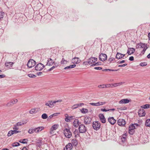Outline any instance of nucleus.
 <instances>
[{"label": "nucleus", "instance_id": "obj_56", "mask_svg": "<svg viewBox=\"0 0 150 150\" xmlns=\"http://www.w3.org/2000/svg\"><path fill=\"white\" fill-rule=\"evenodd\" d=\"M94 69L96 70H100L102 69V67H96L94 68Z\"/></svg>", "mask_w": 150, "mask_h": 150}, {"label": "nucleus", "instance_id": "obj_36", "mask_svg": "<svg viewBox=\"0 0 150 150\" xmlns=\"http://www.w3.org/2000/svg\"><path fill=\"white\" fill-rule=\"evenodd\" d=\"M139 44L140 45V48H146V47H147L145 45V44L142 43L141 42L139 43Z\"/></svg>", "mask_w": 150, "mask_h": 150}, {"label": "nucleus", "instance_id": "obj_7", "mask_svg": "<svg viewBox=\"0 0 150 150\" xmlns=\"http://www.w3.org/2000/svg\"><path fill=\"white\" fill-rule=\"evenodd\" d=\"M117 123L119 126L123 127L125 125L126 122L124 119H120L118 120Z\"/></svg>", "mask_w": 150, "mask_h": 150}, {"label": "nucleus", "instance_id": "obj_31", "mask_svg": "<svg viewBox=\"0 0 150 150\" xmlns=\"http://www.w3.org/2000/svg\"><path fill=\"white\" fill-rule=\"evenodd\" d=\"M76 65L75 64H74L72 65H70L69 66L66 67L64 68V69H70V68H74L75 67H76Z\"/></svg>", "mask_w": 150, "mask_h": 150}, {"label": "nucleus", "instance_id": "obj_53", "mask_svg": "<svg viewBox=\"0 0 150 150\" xmlns=\"http://www.w3.org/2000/svg\"><path fill=\"white\" fill-rule=\"evenodd\" d=\"M78 131L77 129H75V131L74 132V134H75V137L76 136V134H78Z\"/></svg>", "mask_w": 150, "mask_h": 150}, {"label": "nucleus", "instance_id": "obj_26", "mask_svg": "<svg viewBox=\"0 0 150 150\" xmlns=\"http://www.w3.org/2000/svg\"><path fill=\"white\" fill-rule=\"evenodd\" d=\"M123 83L122 82L116 83L113 84H111V85H112L111 87H112V86L113 87H116L118 86H120L122 85Z\"/></svg>", "mask_w": 150, "mask_h": 150}, {"label": "nucleus", "instance_id": "obj_43", "mask_svg": "<svg viewBox=\"0 0 150 150\" xmlns=\"http://www.w3.org/2000/svg\"><path fill=\"white\" fill-rule=\"evenodd\" d=\"M12 132H13V134H16L20 132L21 131H17L16 130H12Z\"/></svg>", "mask_w": 150, "mask_h": 150}, {"label": "nucleus", "instance_id": "obj_40", "mask_svg": "<svg viewBox=\"0 0 150 150\" xmlns=\"http://www.w3.org/2000/svg\"><path fill=\"white\" fill-rule=\"evenodd\" d=\"M134 132V130L133 129H129V133L130 134L132 135L133 134Z\"/></svg>", "mask_w": 150, "mask_h": 150}, {"label": "nucleus", "instance_id": "obj_35", "mask_svg": "<svg viewBox=\"0 0 150 150\" xmlns=\"http://www.w3.org/2000/svg\"><path fill=\"white\" fill-rule=\"evenodd\" d=\"M25 123H24L23 122H17L16 125L17 126H20L22 125Z\"/></svg>", "mask_w": 150, "mask_h": 150}, {"label": "nucleus", "instance_id": "obj_18", "mask_svg": "<svg viewBox=\"0 0 150 150\" xmlns=\"http://www.w3.org/2000/svg\"><path fill=\"white\" fill-rule=\"evenodd\" d=\"M138 112L139 115L140 117L144 116L145 115V110L143 109H140Z\"/></svg>", "mask_w": 150, "mask_h": 150}, {"label": "nucleus", "instance_id": "obj_61", "mask_svg": "<svg viewBox=\"0 0 150 150\" xmlns=\"http://www.w3.org/2000/svg\"><path fill=\"white\" fill-rule=\"evenodd\" d=\"M57 67L56 66H53L52 67H51L50 68L49 70L48 71H51L53 69H54L55 68Z\"/></svg>", "mask_w": 150, "mask_h": 150}, {"label": "nucleus", "instance_id": "obj_50", "mask_svg": "<svg viewBox=\"0 0 150 150\" xmlns=\"http://www.w3.org/2000/svg\"><path fill=\"white\" fill-rule=\"evenodd\" d=\"M16 126V125H13V129L14 130H18L19 129V127Z\"/></svg>", "mask_w": 150, "mask_h": 150}, {"label": "nucleus", "instance_id": "obj_30", "mask_svg": "<svg viewBox=\"0 0 150 150\" xmlns=\"http://www.w3.org/2000/svg\"><path fill=\"white\" fill-rule=\"evenodd\" d=\"M36 108H34L33 109H31L29 111V113L30 114H33L34 113H35L37 112V111L36 110Z\"/></svg>", "mask_w": 150, "mask_h": 150}, {"label": "nucleus", "instance_id": "obj_52", "mask_svg": "<svg viewBox=\"0 0 150 150\" xmlns=\"http://www.w3.org/2000/svg\"><path fill=\"white\" fill-rule=\"evenodd\" d=\"M4 14V12H0V19L3 18Z\"/></svg>", "mask_w": 150, "mask_h": 150}, {"label": "nucleus", "instance_id": "obj_64", "mask_svg": "<svg viewBox=\"0 0 150 150\" xmlns=\"http://www.w3.org/2000/svg\"><path fill=\"white\" fill-rule=\"evenodd\" d=\"M53 117V115H51L49 116V117H48L47 120H50V119H52Z\"/></svg>", "mask_w": 150, "mask_h": 150}, {"label": "nucleus", "instance_id": "obj_4", "mask_svg": "<svg viewBox=\"0 0 150 150\" xmlns=\"http://www.w3.org/2000/svg\"><path fill=\"white\" fill-rule=\"evenodd\" d=\"M78 129L79 133H85L87 130L86 127L83 124L79 125Z\"/></svg>", "mask_w": 150, "mask_h": 150}, {"label": "nucleus", "instance_id": "obj_10", "mask_svg": "<svg viewBox=\"0 0 150 150\" xmlns=\"http://www.w3.org/2000/svg\"><path fill=\"white\" fill-rule=\"evenodd\" d=\"M18 102V100L17 99L11 100V101L7 103L6 105L7 106L9 107L13 105L14 104Z\"/></svg>", "mask_w": 150, "mask_h": 150}, {"label": "nucleus", "instance_id": "obj_49", "mask_svg": "<svg viewBox=\"0 0 150 150\" xmlns=\"http://www.w3.org/2000/svg\"><path fill=\"white\" fill-rule=\"evenodd\" d=\"M105 86H105V84H101L99 85L98 86V87L99 88H105Z\"/></svg>", "mask_w": 150, "mask_h": 150}, {"label": "nucleus", "instance_id": "obj_57", "mask_svg": "<svg viewBox=\"0 0 150 150\" xmlns=\"http://www.w3.org/2000/svg\"><path fill=\"white\" fill-rule=\"evenodd\" d=\"M60 113H55L52 114L53 117H55L57 116L58 115L60 114Z\"/></svg>", "mask_w": 150, "mask_h": 150}, {"label": "nucleus", "instance_id": "obj_25", "mask_svg": "<svg viewBox=\"0 0 150 150\" xmlns=\"http://www.w3.org/2000/svg\"><path fill=\"white\" fill-rule=\"evenodd\" d=\"M72 144L74 146H76L78 144V142L76 139H72L71 140Z\"/></svg>", "mask_w": 150, "mask_h": 150}, {"label": "nucleus", "instance_id": "obj_15", "mask_svg": "<svg viewBox=\"0 0 150 150\" xmlns=\"http://www.w3.org/2000/svg\"><path fill=\"white\" fill-rule=\"evenodd\" d=\"M93 57L90 58L88 59V60L87 61H86L83 62V64L85 65H88V64H91L95 62V61H94L93 59Z\"/></svg>", "mask_w": 150, "mask_h": 150}, {"label": "nucleus", "instance_id": "obj_3", "mask_svg": "<svg viewBox=\"0 0 150 150\" xmlns=\"http://www.w3.org/2000/svg\"><path fill=\"white\" fill-rule=\"evenodd\" d=\"M93 128L96 130L99 129L100 127V124L98 121H96L93 122L92 124Z\"/></svg>", "mask_w": 150, "mask_h": 150}, {"label": "nucleus", "instance_id": "obj_13", "mask_svg": "<svg viewBox=\"0 0 150 150\" xmlns=\"http://www.w3.org/2000/svg\"><path fill=\"white\" fill-rule=\"evenodd\" d=\"M91 118L88 117H86L85 118L84 123L86 125H88L90 124L91 122Z\"/></svg>", "mask_w": 150, "mask_h": 150}, {"label": "nucleus", "instance_id": "obj_63", "mask_svg": "<svg viewBox=\"0 0 150 150\" xmlns=\"http://www.w3.org/2000/svg\"><path fill=\"white\" fill-rule=\"evenodd\" d=\"M6 76L4 74L0 75V78H3L5 77Z\"/></svg>", "mask_w": 150, "mask_h": 150}, {"label": "nucleus", "instance_id": "obj_12", "mask_svg": "<svg viewBox=\"0 0 150 150\" xmlns=\"http://www.w3.org/2000/svg\"><path fill=\"white\" fill-rule=\"evenodd\" d=\"M81 62V60L78 57H74L72 59V63L74 64H77Z\"/></svg>", "mask_w": 150, "mask_h": 150}, {"label": "nucleus", "instance_id": "obj_38", "mask_svg": "<svg viewBox=\"0 0 150 150\" xmlns=\"http://www.w3.org/2000/svg\"><path fill=\"white\" fill-rule=\"evenodd\" d=\"M42 118L43 119H46L48 117L47 114L46 113H44L42 115Z\"/></svg>", "mask_w": 150, "mask_h": 150}, {"label": "nucleus", "instance_id": "obj_23", "mask_svg": "<svg viewBox=\"0 0 150 150\" xmlns=\"http://www.w3.org/2000/svg\"><path fill=\"white\" fill-rule=\"evenodd\" d=\"M14 64V63L12 62H6L5 63V65L8 68H10L12 67L13 64Z\"/></svg>", "mask_w": 150, "mask_h": 150}, {"label": "nucleus", "instance_id": "obj_2", "mask_svg": "<svg viewBox=\"0 0 150 150\" xmlns=\"http://www.w3.org/2000/svg\"><path fill=\"white\" fill-rule=\"evenodd\" d=\"M61 101L62 100H58L57 101H52V100H49L48 101L47 103H45V105L49 106L50 108H52L54 105V104L57 102Z\"/></svg>", "mask_w": 150, "mask_h": 150}, {"label": "nucleus", "instance_id": "obj_41", "mask_svg": "<svg viewBox=\"0 0 150 150\" xmlns=\"http://www.w3.org/2000/svg\"><path fill=\"white\" fill-rule=\"evenodd\" d=\"M115 60V58H113L112 57H110L108 59V61L109 62V63L111 62H112L114 61Z\"/></svg>", "mask_w": 150, "mask_h": 150}, {"label": "nucleus", "instance_id": "obj_27", "mask_svg": "<svg viewBox=\"0 0 150 150\" xmlns=\"http://www.w3.org/2000/svg\"><path fill=\"white\" fill-rule=\"evenodd\" d=\"M28 141V140L27 139H20L19 141V142L22 144H26L27 143Z\"/></svg>", "mask_w": 150, "mask_h": 150}, {"label": "nucleus", "instance_id": "obj_24", "mask_svg": "<svg viewBox=\"0 0 150 150\" xmlns=\"http://www.w3.org/2000/svg\"><path fill=\"white\" fill-rule=\"evenodd\" d=\"M67 150H71L72 149V145L71 143L68 144L65 146Z\"/></svg>", "mask_w": 150, "mask_h": 150}, {"label": "nucleus", "instance_id": "obj_54", "mask_svg": "<svg viewBox=\"0 0 150 150\" xmlns=\"http://www.w3.org/2000/svg\"><path fill=\"white\" fill-rule=\"evenodd\" d=\"M147 47H146V48H144L143 49V50H142V51L141 52V53L142 54H143L145 51H146V50L147 49Z\"/></svg>", "mask_w": 150, "mask_h": 150}, {"label": "nucleus", "instance_id": "obj_37", "mask_svg": "<svg viewBox=\"0 0 150 150\" xmlns=\"http://www.w3.org/2000/svg\"><path fill=\"white\" fill-rule=\"evenodd\" d=\"M135 128V127L134 124H132L129 127V129L134 130Z\"/></svg>", "mask_w": 150, "mask_h": 150}, {"label": "nucleus", "instance_id": "obj_16", "mask_svg": "<svg viewBox=\"0 0 150 150\" xmlns=\"http://www.w3.org/2000/svg\"><path fill=\"white\" fill-rule=\"evenodd\" d=\"M99 117L101 122L103 123H105L106 122V119L104 115L102 114H99Z\"/></svg>", "mask_w": 150, "mask_h": 150}, {"label": "nucleus", "instance_id": "obj_62", "mask_svg": "<svg viewBox=\"0 0 150 150\" xmlns=\"http://www.w3.org/2000/svg\"><path fill=\"white\" fill-rule=\"evenodd\" d=\"M129 60L131 61H133L134 60V58L133 56L130 57H129Z\"/></svg>", "mask_w": 150, "mask_h": 150}, {"label": "nucleus", "instance_id": "obj_58", "mask_svg": "<svg viewBox=\"0 0 150 150\" xmlns=\"http://www.w3.org/2000/svg\"><path fill=\"white\" fill-rule=\"evenodd\" d=\"M65 120V121L67 122H70V119H69L68 117H66Z\"/></svg>", "mask_w": 150, "mask_h": 150}, {"label": "nucleus", "instance_id": "obj_48", "mask_svg": "<svg viewBox=\"0 0 150 150\" xmlns=\"http://www.w3.org/2000/svg\"><path fill=\"white\" fill-rule=\"evenodd\" d=\"M12 132V130H10L8 132L7 134L8 136L9 137L13 134V132Z\"/></svg>", "mask_w": 150, "mask_h": 150}, {"label": "nucleus", "instance_id": "obj_59", "mask_svg": "<svg viewBox=\"0 0 150 150\" xmlns=\"http://www.w3.org/2000/svg\"><path fill=\"white\" fill-rule=\"evenodd\" d=\"M126 140L125 138H121V142L123 143H125L126 142Z\"/></svg>", "mask_w": 150, "mask_h": 150}, {"label": "nucleus", "instance_id": "obj_39", "mask_svg": "<svg viewBox=\"0 0 150 150\" xmlns=\"http://www.w3.org/2000/svg\"><path fill=\"white\" fill-rule=\"evenodd\" d=\"M61 63L62 64H66L67 63V61L65 60L64 58H63L61 62Z\"/></svg>", "mask_w": 150, "mask_h": 150}, {"label": "nucleus", "instance_id": "obj_19", "mask_svg": "<svg viewBox=\"0 0 150 150\" xmlns=\"http://www.w3.org/2000/svg\"><path fill=\"white\" fill-rule=\"evenodd\" d=\"M108 121L111 125H114L116 122V120L113 117H109L108 118Z\"/></svg>", "mask_w": 150, "mask_h": 150}, {"label": "nucleus", "instance_id": "obj_5", "mask_svg": "<svg viewBox=\"0 0 150 150\" xmlns=\"http://www.w3.org/2000/svg\"><path fill=\"white\" fill-rule=\"evenodd\" d=\"M36 64V62L33 59H30L28 61L27 65L29 68H31L34 67Z\"/></svg>", "mask_w": 150, "mask_h": 150}, {"label": "nucleus", "instance_id": "obj_32", "mask_svg": "<svg viewBox=\"0 0 150 150\" xmlns=\"http://www.w3.org/2000/svg\"><path fill=\"white\" fill-rule=\"evenodd\" d=\"M141 107L142 108L147 109L149 108H150V105L147 104L145 105H143Z\"/></svg>", "mask_w": 150, "mask_h": 150}, {"label": "nucleus", "instance_id": "obj_55", "mask_svg": "<svg viewBox=\"0 0 150 150\" xmlns=\"http://www.w3.org/2000/svg\"><path fill=\"white\" fill-rule=\"evenodd\" d=\"M100 110L102 111H104V112H107L109 111V109H103L101 108L100 109Z\"/></svg>", "mask_w": 150, "mask_h": 150}, {"label": "nucleus", "instance_id": "obj_29", "mask_svg": "<svg viewBox=\"0 0 150 150\" xmlns=\"http://www.w3.org/2000/svg\"><path fill=\"white\" fill-rule=\"evenodd\" d=\"M34 132H36V129L30 128L28 131V132L29 134H32Z\"/></svg>", "mask_w": 150, "mask_h": 150}, {"label": "nucleus", "instance_id": "obj_45", "mask_svg": "<svg viewBox=\"0 0 150 150\" xmlns=\"http://www.w3.org/2000/svg\"><path fill=\"white\" fill-rule=\"evenodd\" d=\"M100 62H97L95 64H93L91 65V67H93L95 66H98L100 65Z\"/></svg>", "mask_w": 150, "mask_h": 150}, {"label": "nucleus", "instance_id": "obj_28", "mask_svg": "<svg viewBox=\"0 0 150 150\" xmlns=\"http://www.w3.org/2000/svg\"><path fill=\"white\" fill-rule=\"evenodd\" d=\"M44 128V127H39L35 128L36 132H38L40 131H41Z\"/></svg>", "mask_w": 150, "mask_h": 150}, {"label": "nucleus", "instance_id": "obj_34", "mask_svg": "<svg viewBox=\"0 0 150 150\" xmlns=\"http://www.w3.org/2000/svg\"><path fill=\"white\" fill-rule=\"evenodd\" d=\"M81 111L82 113L85 114L88 112V110L84 108H83L81 110Z\"/></svg>", "mask_w": 150, "mask_h": 150}, {"label": "nucleus", "instance_id": "obj_6", "mask_svg": "<svg viewBox=\"0 0 150 150\" xmlns=\"http://www.w3.org/2000/svg\"><path fill=\"white\" fill-rule=\"evenodd\" d=\"M45 66L41 63H39L37 64L35 67V70L37 71H40L42 70Z\"/></svg>", "mask_w": 150, "mask_h": 150}, {"label": "nucleus", "instance_id": "obj_22", "mask_svg": "<svg viewBox=\"0 0 150 150\" xmlns=\"http://www.w3.org/2000/svg\"><path fill=\"white\" fill-rule=\"evenodd\" d=\"M54 63V62L51 58L49 59L47 61L46 65L50 66H52Z\"/></svg>", "mask_w": 150, "mask_h": 150}, {"label": "nucleus", "instance_id": "obj_8", "mask_svg": "<svg viewBox=\"0 0 150 150\" xmlns=\"http://www.w3.org/2000/svg\"><path fill=\"white\" fill-rule=\"evenodd\" d=\"M107 55L105 54L101 53L99 56L100 60L103 62L107 59Z\"/></svg>", "mask_w": 150, "mask_h": 150}, {"label": "nucleus", "instance_id": "obj_51", "mask_svg": "<svg viewBox=\"0 0 150 150\" xmlns=\"http://www.w3.org/2000/svg\"><path fill=\"white\" fill-rule=\"evenodd\" d=\"M42 144V142L40 141L39 142H37L36 143V145L37 146H38L39 147H40V146Z\"/></svg>", "mask_w": 150, "mask_h": 150}, {"label": "nucleus", "instance_id": "obj_60", "mask_svg": "<svg viewBox=\"0 0 150 150\" xmlns=\"http://www.w3.org/2000/svg\"><path fill=\"white\" fill-rule=\"evenodd\" d=\"M127 65V64H125L122 65H118V67H125Z\"/></svg>", "mask_w": 150, "mask_h": 150}, {"label": "nucleus", "instance_id": "obj_1", "mask_svg": "<svg viewBox=\"0 0 150 150\" xmlns=\"http://www.w3.org/2000/svg\"><path fill=\"white\" fill-rule=\"evenodd\" d=\"M63 132L65 136L67 138H69L72 136V133L69 129L66 128L64 129Z\"/></svg>", "mask_w": 150, "mask_h": 150}, {"label": "nucleus", "instance_id": "obj_20", "mask_svg": "<svg viewBox=\"0 0 150 150\" xmlns=\"http://www.w3.org/2000/svg\"><path fill=\"white\" fill-rule=\"evenodd\" d=\"M135 51V49L133 48H128V50L127 51V53L128 54L130 55L134 53Z\"/></svg>", "mask_w": 150, "mask_h": 150}, {"label": "nucleus", "instance_id": "obj_11", "mask_svg": "<svg viewBox=\"0 0 150 150\" xmlns=\"http://www.w3.org/2000/svg\"><path fill=\"white\" fill-rule=\"evenodd\" d=\"M81 124V123L79 122V120L78 119L74 120L73 122V125L75 127H77Z\"/></svg>", "mask_w": 150, "mask_h": 150}, {"label": "nucleus", "instance_id": "obj_21", "mask_svg": "<svg viewBox=\"0 0 150 150\" xmlns=\"http://www.w3.org/2000/svg\"><path fill=\"white\" fill-rule=\"evenodd\" d=\"M125 55V54H122L120 53L117 52L115 57L116 59H119L123 57Z\"/></svg>", "mask_w": 150, "mask_h": 150}, {"label": "nucleus", "instance_id": "obj_14", "mask_svg": "<svg viewBox=\"0 0 150 150\" xmlns=\"http://www.w3.org/2000/svg\"><path fill=\"white\" fill-rule=\"evenodd\" d=\"M105 103H106L105 102H99L96 103H90V104L91 105H93V106H98L103 105L105 104Z\"/></svg>", "mask_w": 150, "mask_h": 150}, {"label": "nucleus", "instance_id": "obj_33", "mask_svg": "<svg viewBox=\"0 0 150 150\" xmlns=\"http://www.w3.org/2000/svg\"><path fill=\"white\" fill-rule=\"evenodd\" d=\"M145 125L147 127H150V119L146 120V121Z\"/></svg>", "mask_w": 150, "mask_h": 150}, {"label": "nucleus", "instance_id": "obj_9", "mask_svg": "<svg viewBox=\"0 0 150 150\" xmlns=\"http://www.w3.org/2000/svg\"><path fill=\"white\" fill-rule=\"evenodd\" d=\"M59 125L58 124H55L53 125L50 128V134H51L54 133V130H56L59 127Z\"/></svg>", "mask_w": 150, "mask_h": 150}, {"label": "nucleus", "instance_id": "obj_47", "mask_svg": "<svg viewBox=\"0 0 150 150\" xmlns=\"http://www.w3.org/2000/svg\"><path fill=\"white\" fill-rule=\"evenodd\" d=\"M147 64L146 62H141L140 64V65L141 66H145L147 65Z\"/></svg>", "mask_w": 150, "mask_h": 150}, {"label": "nucleus", "instance_id": "obj_44", "mask_svg": "<svg viewBox=\"0 0 150 150\" xmlns=\"http://www.w3.org/2000/svg\"><path fill=\"white\" fill-rule=\"evenodd\" d=\"M20 144L18 142L14 143L12 144V146H17L20 145Z\"/></svg>", "mask_w": 150, "mask_h": 150}, {"label": "nucleus", "instance_id": "obj_46", "mask_svg": "<svg viewBox=\"0 0 150 150\" xmlns=\"http://www.w3.org/2000/svg\"><path fill=\"white\" fill-rule=\"evenodd\" d=\"M78 105H77V104H75L72 106L71 107V108L72 109H75L76 108H78Z\"/></svg>", "mask_w": 150, "mask_h": 150}, {"label": "nucleus", "instance_id": "obj_17", "mask_svg": "<svg viewBox=\"0 0 150 150\" xmlns=\"http://www.w3.org/2000/svg\"><path fill=\"white\" fill-rule=\"evenodd\" d=\"M131 101V100H129L128 99H122L119 102V104H127L129 103Z\"/></svg>", "mask_w": 150, "mask_h": 150}, {"label": "nucleus", "instance_id": "obj_42", "mask_svg": "<svg viewBox=\"0 0 150 150\" xmlns=\"http://www.w3.org/2000/svg\"><path fill=\"white\" fill-rule=\"evenodd\" d=\"M28 76L31 78H35L36 77V76L33 74H29L28 75Z\"/></svg>", "mask_w": 150, "mask_h": 150}]
</instances>
